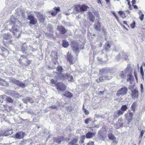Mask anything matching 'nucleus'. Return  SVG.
I'll use <instances>...</instances> for the list:
<instances>
[{
	"instance_id": "f257e3e1",
	"label": "nucleus",
	"mask_w": 145,
	"mask_h": 145,
	"mask_svg": "<svg viewBox=\"0 0 145 145\" xmlns=\"http://www.w3.org/2000/svg\"><path fill=\"white\" fill-rule=\"evenodd\" d=\"M74 10L76 14L80 12L83 13L84 12L87 10L89 7L88 6L84 4L81 5L78 4L74 5Z\"/></svg>"
},
{
	"instance_id": "f03ea898",
	"label": "nucleus",
	"mask_w": 145,
	"mask_h": 145,
	"mask_svg": "<svg viewBox=\"0 0 145 145\" xmlns=\"http://www.w3.org/2000/svg\"><path fill=\"white\" fill-rule=\"evenodd\" d=\"M56 79L58 80H64L67 79L69 82H72L74 81L73 76L68 73L61 74L59 76L56 77Z\"/></svg>"
},
{
	"instance_id": "7ed1b4c3",
	"label": "nucleus",
	"mask_w": 145,
	"mask_h": 145,
	"mask_svg": "<svg viewBox=\"0 0 145 145\" xmlns=\"http://www.w3.org/2000/svg\"><path fill=\"white\" fill-rule=\"evenodd\" d=\"M3 36V43L4 45L6 46L12 44V36L10 33H5Z\"/></svg>"
},
{
	"instance_id": "20e7f679",
	"label": "nucleus",
	"mask_w": 145,
	"mask_h": 145,
	"mask_svg": "<svg viewBox=\"0 0 145 145\" xmlns=\"http://www.w3.org/2000/svg\"><path fill=\"white\" fill-rule=\"evenodd\" d=\"M128 109V107L126 105H122L120 109L117 110V114L114 116V118L116 119L121 115H122Z\"/></svg>"
},
{
	"instance_id": "39448f33",
	"label": "nucleus",
	"mask_w": 145,
	"mask_h": 145,
	"mask_svg": "<svg viewBox=\"0 0 145 145\" xmlns=\"http://www.w3.org/2000/svg\"><path fill=\"white\" fill-rule=\"evenodd\" d=\"M18 25H16V26H12L10 30V31L16 38H19L21 36V32L18 29Z\"/></svg>"
},
{
	"instance_id": "423d86ee",
	"label": "nucleus",
	"mask_w": 145,
	"mask_h": 145,
	"mask_svg": "<svg viewBox=\"0 0 145 145\" xmlns=\"http://www.w3.org/2000/svg\"><path fill=\"white\" fill-rule=\"evenodd\" d=\"M67 86L63 83L59 82L57 83L56 85V88L58 91H65L66 89Z\"/></svg>"
},
{
	"instance_id": "0eeeda50",
	"label": "nucleus",
	"mask_w": 145,
	"mask_h": 145,
	"mask_svg": "<svg viewBox=\"0 0 145 145\" xmlns=\"http://www.w3.org/2000/svg\"><path fill=\"white\" fill-rule=\"evenodd\" d=\"M72 49L74 52L78 51L80 48V44L74 40L72 41L71 42Z\"/></svg>"
},
{
	"instance_id": "6e6552de",
	"label": "nucleus",
	"mask_w": 145,
	"mask_h": 145,
	"mask_svg": "<svg viewBox=\"0 0 145 145\" xmlns=\"http://www.w3.org/2000/svg\"><path fill=\"white\" fill-rule=\"evenodd\" d=\"M11 82L16 84L17 86L21 88H24L26 87V85L22 81L16 80L14 78L10 80Z\"/></svg>"
},
{
	"instance_id": "1a4fd4ad",
	"label": "nucleus",
	"mask_w": 145,
	"mask_h": 145,
	"mask_svg": "<svg viewBox=\"0 0 145 145\" xmlns=\"http://www.w3.org/2000/svg\"><path fill=\"white\" fill-rule=\"evenodd\" d=\"M127 91L128 88L125 86H124L118 91L116 95L118 97L120 95L123 96L127 93Z\"/></svg>"
},
{
	"instance_id": "9d476101",
	"label": "nucleus",
	"mask_w": 145,
	"mask_h": 145,
	"mask_svg": "<svg viewBox=\"0 0 145 145\" xmlns=\"http://www.w3.org/2000/svg\"><path fill=\"white\" fill-rule=\"evenodd\" d=\"M57 53L55 51L52 52L51 55L52 57V61L54 64L56 65L57 63H59L57 61L58 57Z\"/></svg>"
},
{
	"instance_id": "9b49d317",
	"label": "nucleus",
	"mask_w": 145,
	"mask_h": 145,
	"mask_svg": "<svg viewBox=\"0 0 145 145\" xmlns=\"http://www.w3.org/2000/svg\"><path fill=\"white\" fill-rule=\"evenodd\" d=\"M133 112H129L127 113L125 115V118L128 121L127 123L129 124L133 120Z\"/></svg>"
},
{
	"instance_id": "f8f14e48",
	"label": "nucleus",
	"mask_w": 145,
	"mask_h": 145,
	"mask_svg": "<svg viewBox=\"0 0 145 145\" xmlns=\"http://www.w3.org/2000/svg\"><path fill=\"white\" fill-rule=\"evenodd\" d=\"M57 30L59 32L61 35H64L67 33V30L63 25H58L57 28Z\"/></svg>"
},
{
	"instance_id": "ddd939ff",
	"label": "nucleus",
	"mask_w": 145,
	"mask_h": 145,
	"mask_svg": "<svg viewBox=\"0 0 145 145\" xmlns=\"http://www.w3.org/2000/svg\"><path fill=\"white\" fill-rule=\"evenodd\" d=\"M36 15L40 22L43 23L46 19L45 17L43 14L40 13V12H38Z\"/></svg>"
},
{
	"instance_id": "4468645a",
	"label": "nucleus",
	"mask_w": 145,
	"mask_h": 145,
	"mask_svg": "<svg viewBox=\"0 0 145 145\" xmlns=\"http://www.w3.org/2000/svg\"><path fill=\"white\" fill-rule=\"evenodd\" d=\"M27 18L30 20L29 23L31 24L35 25L37 23V19L32 15L28 16Z\"/></svg>"
},
{
	"instance_id": "2eb2a0df",
	"label": "nucleus",
	"mask_w": 145,
	"mask_h": 145,
	"mask_svg": "<svg viewBox=\"0 0 145 145\" xmlns=\"http://www.w3.org/2000/svg\"><path fill=\"white\" fill-rule=\"evenodd\" d=\"M108 136L109 139L112 141V143L114 145L117 144L118 141L116 140V137L112 133H110L108 134Z\"/></svg>"
},
{
	"instance_id": "dca6fc26",
	"label": "nucleus",
	"mask_w": 145,
	"mask_h": 145,
	"mask_svg": "<svg viewBox=\"0 0 145 145\" xmlns=\"http://www.w3.org/2000/svg\"><path fill=\"white\" fill-rule=\"evenodd\" d=\"M53 9L54 10L48 12L53 16H55L58 12L60 11V7H55L53 8Z\"/></svg>"
},
{
	"instance_id": "f3484780",
	"label": "nucleus",
	"mask_w": 145,
	"mask_h": 145,
	"mask_svg": "<svg viewBox=\"0 0 145 145\" xmlns=\"http://www.w3.org/2000/svg\"><path fill=\"white\" fill-rule=\"evenodd\" d=\"M67 61L69 63L70 65H73L75 63L74 57L71 54L67 55Z\"/></svg>"
},
{
	"instance_id": "a211bd4d",
	"label": "nucleus",
	"mask_w": 145,
	"mask_h": 145,
	"mask_svg": "<svg viewBox=\"0 0 145 145\" xmlns=\"http://www.w3.org/2000/svg\"><path fill=\"white\" fill-rule=\"evenodd\" d=\"M130 11L129 10H127L124 11H119L118 12V13L119 15L123 18H125L127 16L128 14H129Z\"/></svg>"
},
{
	"instance_id": "6ab92c4d",
	"label": "nucleus",
	"mask_w": 145,
	"mask_h": 145,
	"mask_svg": "<svg viewBox=\"0 0 145 145\" xmlns=\"http://www.w3.org/2000/svg\"><path fill=\"white\" fill-rule=\"evenodd\" d=\"M138 91L136 89H135L131 91V96L132 99H137L138 98Z\"/></svg>"
},
{
	"instance_id": "aec40b11",
	"label": "nucleus",
	"mask_w": 145,
	"mask_h": 145,
	"mask_svg": "<svg viewBox=\"0 0 145 145\" xmlns=\"http://www.w3.org/2000/svg\"><path fill=\"white\" fill-rule=\"evenodd\" d=\"M31 62V61L28 58H26L24 62H22L20 59L19 60V63L21 65H23L25 66H27L30 65Z\"/></svg>"
},
{
	"instance_id": "412c9836",
	"label": "nucleus",
	"mask_w": 145,
	"mask_h": 145,
	"mask_svg": "<svg viewBox=\"0 0 145 145\" xmlns=\"http://www.w3.org/2000/svg\"><path fill=\"white\" fill-rule=\"evenodd\" d=\"M64 139L63 136L58 137H55L54 138L53 140L54 142L60 144Z\"/></svg>"
},
{
	"instance_id": "4be33fe9",
	"label": "nucleus",
	"mask_w": 145,
	"mask_h": 145,
	"mask_svg": "<svg viewBox=\"0 0 145 145\" xmlns=\"http://www.w3.org/2000/svg\"><path fill=\"white\" fill-rule=\"evenodd\" d=\"M17 19L15 18L14 17H12L10 21V24L11 25H13V26H16V25H18L19 23H17L16 22Z\"/></svg>"
},
{
	"instance_id": "5701e85b",
	"label": "nucleus",
	"mask_w": 145,
	"mask_h": 145,
	"mask_svg": "<svg viewBox=\"0 0 145 145\" xmlns=\"http://www.w3.org/2000/svg\"><path fill=\"white\" fill-rule=\"evenodd\" d=\"M24 135V132L19 131L16 134L15 137L17 139H21L23 138Z\"/></svg>"
},
{
	"instance_id": "b1692460",
	"label": "nucleus",
	"mask_w": 145,
	"mask_h": 145,
	"mask_svg": "<svg viewBox=\"0 0 145 145\" xmlns=\"http://www.w3.org/2000/svg\"><path fill=\"white\" fill-rule=\"evenodd\" d=\"M101 23L99 21L95 22L94 24V28L97 31H100L101 30Z\"/></svg>"
},
{
	"instance_id": "393cba45",
	"label": "nucleus",
	"mask_w": 145,
	"mask_h": 145,
	"mask_svg": "<svg viewBox=\"0 0 145 145\" xmlns=\"http://www.w3.org/2000/svg\"><path fill=\"white\" fill-rule=\"evenodd\" d=\"M63 68L61 66L59 65L56 68L57 72H56L55 73L58 74V76H59L60 74H63L61 73L63 72Z\"/></svg>"
},
{
	"instance_id": "a878e982",
	"label": "nucleus",
	"mask_w": 145,
	"mask_h": 145,
	"mask_svg": "<svg viewBox=\"0 0 145 145\" xmlns=\"http://www.w3.org/2000/svg\"><path fill=\"white\" fill-rule=\"evenodd\" d=\"M1 54L5 57L7 56L9 54V52L8 50L4 47H2L1 48Z\"/></svg>"
},
{
	"instance_id": "bb28decb",
	"label": "nucleus",
	"mask_w": 145,
	"mask_h": 145,
	"mask_svg": "<svg viewBox=\"0 0 145 145\" xmlns=\"http://www.w3.org/2000/svg\"><path fill=\"white\" fill-rule=\"evenodd\" d=\"M96 132H91L90 131L88 132L85 135L86 137L87 138H92L96 135Z\"/></svg>"
},
{
	"instance_id": "cd10ccee",
	"label": "nucleus",
	"mask_w": 145,
	"mask_h": 145,
	"mask_svg": "<svg viewBox=\"0 0 145 145\" xmlns=\"http://www.w3.org/2000/svg\"><path fill=\"white\" fill-rule=\"evenodd\" d=\"M88 18L90 21L93 22L95 20V17L92 13L91 12H88Z\"/></svg>"
},
{
	"instance_id": "c85d7f7f",
	"label": "nucleus",
	"mask_w": 145,
	"mask_h": 145,
	"mask_svg": "<svg viewBox=\"0 0 145 145\" xmlns=\"http://www.w3.org/2000/svg\"><path fill=\"white\" fill-rule=\"evenodd\" d=\"M22 100L24 103L25 104H27L28 102H29L31 103H33L34 102L33 99L29 97L24 98Z\"/></svg>"
},
{
	"instance_id": "c756f323",
	"label": "nucleus",
	"mask_w": 145,
	"mask_h": 145,
	"mask_svg": "<svg viewBox=\"0 0 145 145\" xmlns=\"http://www.w3.org/2000/svg\"><path fill=\"white\" fill-rule=\"evenodd\" d=\"M108 79L107 77L104 76H102L99 77L98 79L96 80V82L97 83L103 82L105 80Z\"/></svg>"
},
{
	"instance_id": "7c9ffc66",
	"label": "nucleus",
	"mask_w": 145,
	"mask_h": 145,
	"mask_svg": "<svg viewBox=\"0 0 145 145\" xmlns=\"http://www.w3.org/2000/svg\"><path fill=\"white\" fill-rule=\"evenodd\" d=\"M0 84L5 86H8L9 85L8 83L5 80L0 78Z\"/></svg>"
},
{
	"instance_id": "2f4dec72",
	"label": "nucleus",
	"mask_w": 145,
	"mask_h": 145,
	"mask_svg": "<svg viewBox=\"0 0 145 145\" xmlns=\"http://www.w3.org/2000/svg\"><path fill=\"white\" fill-rule=\"evenodd\" d=\"M63 95L67 98H71L73 97V95L69 91H65Z\"/></svg>"
},
{
	"instance_id": "473e14b6",
	"label": "nucleus",
	"mask_w": 145,
	"mask_h": 145,
	"mask_svg": "<svg viewBox=\"0 0 145 145\" xmlns=\"http://www.w3.org/2000/svg\"><path fill=\"white\" fill-rule=\"evenodd\" d=\"M133 77L131 73H130L127 75V82H131L133 80Z\"/></svg>"
},
{
	"instance_id": "72a5a7b5",
	"label": "nucleus",
	"mask_w": 145,
	"mask_h": 145,
	"mask_svg": "<svg viewBox=\"0 0 145 145\" xmlns=\"http://www.w3.org/2000/svg\"><path fill=\"white\" fill-rule=\"evenodd\" d=\"M1 97L3 98L4 97H6L5 99L7 102L10 103H12L13 102V100L10 97H8L6 95H2Z\"/></svg>"
},
{
	"instance_id": "f704fd0d",
	"label": "nucleus",
	"mask_w": 145,
	"mask_h": 145,
	"mask_svg": "<svg viewBox=\"0 0 145 145\" xmlns=\"http://www.w3.org/2000/svg\"><path fill=\"white\" fill-rule=\"evenodd\" d=\"M137 103L136 102H134L132 105L131 108L132 111L134 112L135 111L136 108L137 106Z\"/></svg>"
},
{
	"instance_id": "c9c22d12",
	"label": "nucleus",
	"mask_w": 145,
	"mask_h": 145,
	"mask_svg": "<svg viewBox=\"0 0 145 145\" xmlns=\"http://www.w3.org/2000/svg\"><path fill=\"white\" fill-rule=\"evenodd\" d=\"M63 46L65 48H67L69 45V42L67 40H63L62 44Z\"/></svg>"
},
{
	"instance_id": "e433bc0d",
	"label": "nucleus",
	"mask_w": 145,
	"mask_h": 145,
	"mask_svg": "<svg viewBox=\"0 0 145 145\" xmlns=\"http://www.w3.org/2000/svg\"><path fill=\"white\" fill-rule=\"evenodd\" d=\"M138 14L139 15V19L141 21H142L144 18V14H142V12L140 10L138 12Z\"/></svg>"
},
{
	"instance_id": "4c0bfd02",
	"label": "nucleus",
	"mask_w": 145,
	"mask_h": 145,
	"mask_svg": "<svg viewBox=\"0 0 145 145\" xmlns=\"http://www.w3.org/2000/svg\"><path fill=\"white\" fill-rule=\"evenodd\" d=\"M99 74H102L103 73L107 72V70L106 68H103L99 70Z\"/></svg>"
},
{
	"instance_id": "58836bf2",
	"label": "nucleus",
	"mask_w": 145,
	"mask_h": 145,
	"mask_svg": "<svg viewBox=\"0 0 145 145\" xmlns=\"http://www.w3.org/2000/svg\"><path fill=\"white\" fill-rule=\"evenodd\" d=\"M78 142V139L77 138H74L71 142L69 143V144L71 145H74Z\"/></svg>"
},
{
	"instance_id": "ea45409f",
	"label": "nucleus",
	"mask_w": 145,
	"mask_h": 145,
	"mask_svg": "<svg viewBox=\"0 0 145 145\" xmlns=\"http://www.w3.org/2000/svg\"><path fill=\"white\" fill-rule=\"evenodd\" d=\"M121 78H124L125 77V74L123 71H121L119 74Z\"/></svg>"
},
{
	"instance_id": "a19ab883",
	"label": "nucleus",
	"mask_w": 145,
	"mask_h": 145,
	"mask_svg": "<svg viewBox=\"0 0 145 145\" xmlns=\"http://www.w3.org/2000/svg\"><path fill=\"white\" fill-rule=\"evenodd\" d=\"M57 82V80H54L53 79H52L50 80V84L52 85H54L56 87Z\"/></svg>"
},
{
	"instance_id": "79ce46f5",
	"label": "nucleus",
	"mask_w": 145,
	"mask_h": 145,
	"mask_svg": "<svg viewBox=\"0 0 145 145\" xmlns=\"http://www.w3.org/2000/svg\"><path fill=\"white\" fill-rule=\"evenodd\" d=\"M4 108H5V109L6 110H9V111H10L11 110L12 108V106H10L7 104L5 105H4Z\"/></svg>"
},
{
	"instance_id": "37998d69",
	"label": "nucleus",
	"mask_w": 145,
	"mask_h": 145,
	"mask_svg": "<svg viewBox=\"0 0 145 145\" xmlns=\"http://www.w3.org/2000/svg\"><path fill=\"white\" fill-rule=\"evenodd\" d=\"M91 121V118H86L84 120L85 123L86 124H88L89 121Z\"/></svg>"
},
{
	"instance_id": "c03bdc74",
	"label": "nucleus",
	"mask_w": 145,
	"mask_h": 145,
	"mask_svg": "<svg viewBox=\"0 0 145 145\" xmlns=\"http://www.w3.org/2000/svg\"><path fill=\"white\" fill-rule=\"evenodd\" d=\"M140 72L141 74L142 77L143 78L144 76V74L143 72V69L142 66L140 67Z\"/></svg>"
},
{
	"instance_id": "a18cd8bd",
	"label": "nucleus",
	"mask_w": 145,
	"mask_h": 145,
	"mask_svg": "<svg viewBox=\"0 0 145 145\" xmlns=\"http://www.w3.org/2000/svg\"><path fill=\"white\" fill-rule=\"evenodd\" d=\"M84 106H83V111L85 114L86 115H88L89 114V112L88 111L84 108Z\"/></svg>"
},
{
	"instance_id": "49530a36",
	"label": "nucleus",
	"mask_w": 145,
	"mask_h": 145,
	"mask_svg": "<svg viewBox=\"0 0 145 145\" xmlns=\"http://www.w3.org/2000/svg\"><path fill=\"white\" fill-rule=\"evenodd\" d=\"M135 24H136V23H135V21H133L132 23L130 25V26L133 29L134 28H135Z\"/></svg>"
},
{
	"instance_id": "de8ad7c7",
	"label": "nucleus",
	"mask_w": 145,
	"mask_h": 145,
	"mask_svg": "<svg viewBox=\"0 0 145 145\" xmlns=\"http://www.w3.org/2000/svg\"><path fill=\"white\" fill-rule=\"evenodd\" d=\"M21 51L23 53H26V52H25V48L24 46H22L21 47Z\"/></svg>"
},
{
	"instance_id": "09e8293b",
	"label": "nucleus",
	"mask_w": 145,
	"mask_h": 145,
	"mask_svg": "<svg viewBox=\"0 0 145 145\" xmlns=\"http://www.w3.org/2000/svg\"><path fill=\"white\" fill-rule=\"evenodd\" d=\"M87 145H94V141H89L86 144Z\"/></svg>"
},
{
	"instance_id": "8fccbe9b",
	"label": "nucleus",
	"mask_w": 145,
	"mask_h": 145,
	"mask_svg": "<svg viewBox=\"0 0 145 145\" xmlns=\"http://www.w3.org/2000/svg\"><path fill=\"white\" fill-rule=\"evenodd\" d=\"M145 131L144 130H142L140 131V134L139 136V138H142L143 135L145 132Z\"/></svg>"
},
{
	"instance_id": "3c124183",
	"label": "nucleus",
	"mask_w": 145,
	"mask_h": 145,
	"mask_svg": "<svg viewBox=\"0 0 145 145\" xmlns=\"http://www.w3.org/2000/svg\"><path fill=\"white\" fill-rule=\"evenodd\" d=\"M112 13V14H113V15L115 17L116 19L117 20V21H119V18L117 15L116 13H115L114 12H113Z\"/></svg>"
},
{
	"instance_id": "603ef678",
	"label": "nucleus",
	"mask_w": 145,
	"mask_h": 145,
	"mask_svg": "<svg viewBox=\"0 0 145 145\" xmlns=\"http://www.w3.org/2000/svg\"><path fill=\"white\" fill-rule=\"evenodd\" d=\"M8 131H6L3 134H2L0 133V136H7L9 135V134H8Z\"/></svg>"
},
{
	"instance_id": "864d4df0",
	"label": "nucleus",
	"mask_w": 145,
	"mask_h": 145,
	"mask_svg": "<svg viewBox=\"0 0 145 145\" xmlns=\"http://www.w3.org/2000/svg\"><path fill=\"white\" fill-rule=\"evenodd\" d=\"M94 14L96 16L97 18L99 19V15L97 12H95V13Z\"/></svg>"
},
{
	"instance_id": "5fc2aeb1",
	"label": "nucleus",
	"mask_w": 145,
	"mask_h": 145,
	"mask_svg": "<svg viewBox=\"0 0 145 145\" xmlns=\"http://www.w3.org/2000/svg\"><path fill=\"white\" fill-rule=\"evenodd\" d=\"M141 92L142 93L143 91V87L142 84H140Z\"/></svg>"
},
{
	"instance_id": "6e6d98bb",
	"label": "nucleus",
	"mask_w": 145,
	"mask_h": 145,
	"mask_svg": "<svg viewBox=\"0 0 145 145\" xmlns=\"http://www.w3.org/2000/svg\"><path fill=\"white\" fill-rule=\"evenodd\" d=\"M105 92V91H100L99 92V95H103L104 94V93Z\"/></svg>"
},
{
	"instance_id": "4d7b16f0",
	"label": "nucleus",
	"mask_w": 145,
	"mask_h": 145,
	"mask_svg": "<svg viewBox=\"0 0 145 145\" xmlns=\"http://www.w3.org/2000/svg\"><path fill=\"white\" fill-rule=\"evenodd\" d=\"M106 46H107L108 48H110V45L108 42L106 43Z\"/></svg>"
},
{
	"instance_id": "13d9d810",
	"label": "nucleus",
	"mask_w": 145,
	"mask_h": 145,
	"mask_svg": "<svg viewBox=\"0 0 145 145\" xmlns=\"http://www.w3.org/2000/svg\"><path fill=\"white\" fill-rule=\"evenodd\" d=\"M101 29L102 30V32H103L105 34L106 33V29L104 28V27H103V28Z\"/></svg>"
},
{
	"instance_id": "bf43d9fd",
	"label": "nucleus",
	"mask_w": 145,
	"mask_h": 145,
	"mask_svg": "<svg viewBox=\"0 0 145 145\" xmlns=\"http://www.w3.org/2000/svg\"><path fill=\"white\" fill-rule=\"evenodd\" d=\"M21 57H22L23 59H26V58H27L25 56L23 55L21 56Z\"/></svg>"
},
{
	"instance_id": "052dcab7",
	"label": "nucleus",
	"mask_w": 145,
	"mask_h": 145,
	"mask_svg": "<svg viewBox=\"0 0 145 145\" xmlns=\"http://www.w3.org/2000/svg\"><path fill=\"white\" fill-rule=\"evenodd\" d=\"M50 108L52 109H56L57 108V107L56 106H50Z\"/></svg>"
},
{
	"instance_id": "680f3d73",
	"label": "nucleus",
	"mask_w": 145,
	"mask_h": 145,
	"mask_svg": "<svg viewBox=\"0 0 145 145\" xmlns=\"http://www.w3.org/2000/svg\"><path fill=\"white\" fill-rule=\"evenodd\" d=\"M132 4L133 5L135 4L136 3V0H133L132 1Z\"/></svg>"
},
{
	"instance_id": "e2e57ef3",
	"label": "nucleus",
	"mask_w": 145,
	"mask_h": 145,
	"mask_svg": "<svg viewBox=\"0 0 145 145\" xmlns=\"http://www.w3.org/2000/svg\"><path fill=\"white\" fill-rule=\"evenodd\" d=\"M97 0V2L98 3H99L100 4H101V0Z\"/></svg>"
},
{
	"instance_id": "0e129e2a",
	"label": "nucleus",
	"mask_w": 145,
	"mask_h": 145,
	"mask_svg": "<svg viewBox=\"0 0 145 145\" xmlns=\"http://www.w3.org/2000/svg\"><path fill=\"white\" fill-rule=\"evenodd\" d=\"M123 23L127 25L128 27H129V25H128L127 24V22L126 21H123Z\"/></svg>"
},
{
	"instance_id": "69168bd1",
	"label": "nucleus",
	"mask_w": 145,
	"mask_h": 145,
	"mask_svg": "<svg viewBox=\"0 0 145 145\" xmlns=\"http://www.w3.org/2000/svg\"><path fill=\"white\" fill-rule=\"evenodd\" d=\"M128 5L129 6V7H131V5L129 1H128Z\"/></svg>"
},
{
	"instance_id": "338daca9",
	"label": "nucleus",
	"mask_w": 145,
	"mask_h": 145,
	"mask_svg": "<svg viewBox=\"0 0 145 145\" xmlns=\"http://www.w3.org/2000/svg\"><path fill=\"white\" fill-rule=\"evenodd\" d=\"M133 7L134 8H136V9H138V8L137 6L136 5H134L133 6Z\"/></svg>"
},
{
	"instance_id": "774afa93",
	"label": "nucleus",
	"mask_w": 145,
	"mask_h": 145,
	"mask_svg": "<svg viewBox=\"0 0 145 145\" xmlns=\"http://www.w3.org/2000/svg\"><path fill=\"white\" fill-rule=\"evenodd\" d=\"M105 1L107 3H109L110 2V0H105Z\"/></svg>"
}]
</instances>
